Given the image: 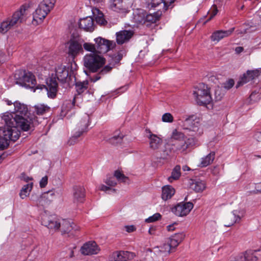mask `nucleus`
I'll return each instance as SVG.
<instances>
[{
  "instance_id": "obj_1",
  "label": "nucleus",
  "mask_w": 261,
  "mask_h": 261,
  "mask_svg": "<svg viewBox=\"0 0 261 261\" xmlns=\"http://www.w3.org/2000/svg\"><path fill=\"white\" fill-rule=\"evenodd\" d=\"M14 111L13 113L6 112L2 116V123L7 128L3 134L5 136L3 144L0 143V147L4 148L9 145V141H16L19 137L20 128L23 131H27L30 127L31 119L27 118L28 113V106L18 101L14 102Z\"/></svg>"
},
{
  "instance_id": "obj_2",
  "label": "nucleus",
  "mask_w": 261,
  "mask_h": 261,
  "mask_svg": "<svg viewBox=\"0 0 261 261\" xmlns=\"http://www.w3.org/2000/svg\"><path fill=\"white\" fill-rule=\"evenodd\" d=\"M193 95L199 106H206L212 100L211 87L204 83H200L194 88Z\"/></svg>"
},
{
  "instance_id": "obj_3",
  "label": "nucleus",
  "mask_w": 261,
  "mask_h": 261,
  "mask_svg": "<svg viewBox=\"0 0 261 261\" xmlns=\"http://www.w3.org/2000/svg\"><path fill=\"white\" fill-rule=\"evenodd\" d=\"M84 65L91 72H96L106 63V59L98 54H88L84 57Z\"/></svg>"
},
{
  "instance_id": "obj_4",
  "label": "nucleus",
  "mask_w": 261,
  "mask_h": 261,
  "mask_svg": "<svg viewBox=\"0 0 261 261\" xmlns=\"http://www.w3.org/2000/svg\"><path fill=\"white\" fill-rule=\"evenodd\" d=\"M137 0H110V8L122 15L128 13L135 6Z\"/></svg>"
},
{
  "instance_id": "obj_5",
  "label": "nucleus",
  "mask_w": 261,
  "mask_h": 261,
  "mask_svg": "<svg viewBox=\"0 0 261 261\" xmlns=\"http://www.w3.org/2000/svg\"><path fill=\"white\" fill-rule=\"evenodd\" d=\"M125 54V50L121 49L117 53L110 56L111 59L109 60V65L104 66L98 74L91 77V81L93 82H95L101 78V75H102L109 72L113 68V67L110 65L114 66L115 64L118 63Z\"/></svg>"
},
{
  "instance_id": "obj_6",
  "label": "nucleus",
  "mask_w": 261,
  "mask_h": 261,
  "mask_svg": "<svg viewBox=\"0 0 261 261\" xmlns=\"http://www.w3.org/2000/svg\"><path fill=\"white\" fill-rule=\"evenodd\" d=\"M97 54H105L115 48V41L109 40L101 37L94 39Z\"/></svg>"
},
{
  "instance_id": "obj_7",
  "label": "nucleus",
  "mask_w": 261,
  "mask_h": 261,
  "mask_svg": "<svg viewBox=\"0 0 261 261\" xmlns=\"http://www.w3.org/2000/svg\"><path fill=\"white\" fill-rule=\"evenodd\" d=\"M61 219L55 215H48L45 213L41 215V224L50 231H56L60 228Z\"/></svg>"
},
{
  "instance_id": "obj_8",
  "label": "nucleus",
  "mask_w": 261,
  "mask_h": 261,
  "mask_svg": "<svg viewBox=\"0 0 261 261\" xmlns=\"http://www.w3.org/2000/svg\"><path fill=\"white\" fill-rule=\"evenodd\" d=\"M196 143L194 138H185L182 140L170 143L173 152L185 153L187 150Z\"/></svg>"
},
{
  "instance_id": "obj_9",
  "label": "nucleus",
  "mask_w": 261,
  "mask_h": 261,
  "mask_svg": "<svg viewBox=\"0 0 261 261\" xmlns=\"http://www.w3.org/2000/svg\"><path fill=\"white\" fill-rule=\"evenodd\" d=\"M83 40L80 38L71 39L68 42V54L72 58H74L79 54L84 52L82 44Z\"/></svg>"
},
{
  "instance_id": "obj_10",
  "label": "nucleus",
  "mask_w": 261,
  "mask_h": 261,
  "mask_svg": "<svg viewBox=\"0 0 261 261\" xmlns=\"http://www.w3.org/2000/svg\"><path fill=\"white\" fill-rule=\"evenodd\" d=\"M16 83L26 88H34L36 85L35 77L30 72H24L22 76L17 80Z\"/></svg>"
},
{
  "instance_id": "obj_11",
  "label": "nucleus",
  "mask_w": 261,
  "mask_h": 261,
  "mask_svg": "<svg viewBox=\"0 0 261 261\" xmlns=\"http://www.w3.org/2000/svg\"><path fill=\"white\" fill-rule=\"evenodd\" d=\"M193 208L192 202H180L173 207L171 211L177 216L183 217L187 215Z\"/></svg>"
},
{
  "instance_id": "obj_12",
  "label": "nucleus",
  "mask_w": 261,
  "mask_h": 261,
  "mask_svg": "<svg viewBox=\"0 0 261 261\" xmlns=\"http://www.w3.org/2000/svg\"><path fill=\"white\" fill-rule=\"evenodd\" d=\"M200 119L195 115H192L185 119L183 122V127L185 129L192 132L198 130Z\"/></svg>"
},
{
  "instance_id": "obj_13",
  "label": "nucleus",
  "mask_w": 261,
  "mask_h": 261,
  "mask_svg": "<svg viewBox=\"0 0 261 261\" xmlns=\"http://www.w3.org/2000/svg\"><path fill=\"white\" fill-rule=\"evenodd\" d=\"M148 134L147 136L148 139L149 148L151 150H158L163 144V139L160 136L152 134L150 130H146Z\"/></svg>"
},
{
  "instance_id": "obj_14",
  "label": "nucleus",
  "mask_w": 261,
  "mask_h": 261,
  "mask_svg": "<svg viewBox=\"0 0 261 261\" xmlns=\"http://www.w3.org/2000/svg\"><path fill=\"white\" fill-rule=\"evenodd\" d=\"M45 88L49 98H55L58 91V83L55 79L50 78L46 82V86L43 85L40 89Z\"/></svg>"
},
{
  "instance_id": "obj_15",
  "label": "nucleus",
  "mask_w": 261,
  "mask_h": 261,
  "mask_svg": "<svg viewBox=\"0 0 261 261\" xmlns=\"http://www.w3.org/2000/svg\"><path fill=\"white\" fill-rule=\"evenodd\" d=\"M56 77L61 83H68L71 80V75L65 66L59 65L56 68Z\"/></svg>"
},
{
  "instance_id": "obj_16",
  "label": "nucleus",
  "mask_w": 261,
  "mask_h": 261,
  "mask_svg": "<svg viewBox=\"0 0 261 261\" xmlns=\"http://www.w3.org/2000/svg\"><path fill=\"white\" fill-rule=\"evenodd\" d=\"M25 8L22 6L19 10L16 11L10 20H8L11 27L17 26L20 24L24 19L25 16Z\"/></svg>"
},
{
  "instance_id": "obj_17",
  "label": "nucleus",
  "mask_w": 261,
  "mask_h": 261,
  "mask_svg": "<svg viewBox=\"0 0 261 261\" xmlns=\"http://www.w3.org/2000/svg\"><path fill=\"white\" fill-rule=\"evenodd\" d=\"M260 72V69L248 70L246 73L243 74L240 80L238 82L237 87H239L257 77Z\"/></svg>"
},
{
  "instance_id": "obj_18",
  "label": "nucleus",
  "mask_w": 261,
  "mask_h": 261,
  "mask_svg": "<svg viewBox=\"0 0 261 261\" xmlns=\"http://www.w3.org/2000/svg\"><path fill=\"white\" fill-rule=\"evenodd\" d=\"M99 250V248L94 241L86 243L81 249V253L86 255L97 254Z\"/></svg>"
},
{
  "instance_id": "obj_19",
  "label": "nucleus",
  "mask_w": 261,
  "mask_h": 261,
  "mask_svg": "<svg viewBox=\"0 0 261 261\" xmlns=\"http://www.w3.org/2000/svg\"><path fill=\"white\" fill-rule=\"evenodd\" d=\"M89 124L90 117L85 114L78 122L74 131L79 133L82 136L88 132Z\"/></svg>"
},
{
  "instance_id": "obj_20",
  "label": "nucleus",
  "mask_w": 261,
  "mask_h": 261,
  "mask_svg": "<svg viewBox=\"0 0 261 261\" xmlns=\"http://www.w3.org/2000/svg\"><path fill=\"white\" fill-rule=\"evenodd\" d=\"M134 32L130 30L120 31L116 33V42L119 45L128 42L134 35Z\"/></svg>"
},
{
  "instance_id": "obj_21",
  "label": "nucleus",
  "mask_w": 261,
  "mask_h": 261,
  "mask_svg": "<svg viewBox=\"0 0 261 261\" xmlns=\"http://www.w3.org/2000/svg\"><path fill=\"white\" fill-rule=\"evenodd\" d=\"M145 16V12L144 10L137 9L134 10L131 16V21L134 23L133 25L138 27L139 25L144 24Z\"/></svg>"
},
{
  "instance_id": "obj_22",
  "label": "nucleus",
  "mask_w": 261,
  "mask_h": 261,
  "mask_svg": "<svg viewBox=\"0 0 261 261\" xmlns=\"http://www.w3.org/2000/svg\"><path fill=\"white\" fill-rule=\"evenodd\" d=\"M133 257V253L128 251H117L111 255L112 261H126Z\"/></svg>"
},
{
  "instance_id": "obj_23",
  "label": "nucleus",
  "mask_w": 261,
  "mask_h": 261,
  "mask_svg": "<svg viewBox=\"0 0 261 261\" xmlns=\"http://www.w3.org/2000/svg\"><path fill=\"white\" fill-rule=\"evenodd\" d=\"M79 24L80 28L86 31L91 32L94 30L93 19L91 17L81 19Z\"/></svg>"
},
{
  "instance_id": "obj_24",
  "label": "nucleus",
  "mask_w": 261,
  "mask_h": 261,
  "mask_svg": "<svg viewBox=\"0 0 261 261\" xmlns=\"http://www.w3.org/2000/svg\"><path fill=\"white\" fill-rule=\"evenodd\" d=\"M48 13L39 5L33 14V23L36 24L41 23Z\"/></svg>"
},
{
  "instance_id": "obj_25",
  "label": "nucleus",
  "mask_w": 261,
  "mask_h": 261,
  "mask_svg": "<svg viewBox=\"0 0 261 261\" xmlns=\"http://www.w3.org/2000/svg\"><path fill=\"white\" fill-rule=\"evenodd\" d=\"M261 250H247L245 252L243 256L240 257L241 261H257L259 257H261V255H258V252H260Z\"/></svg>"
},
{
  "instance_id": "obj_26",
  "label": "nucleus",
  "mask_w": 261,
  "mask_h": 261,
  "mask_svg": "<svg viewBox=\"0 0 261 261\" xmlns=\"http://www.w3.org/2000/svg\"><path fill=\"white\" fill-rule=\"evenodd\" d=\"M73 196L74 202H83L85 196L84 188L81 186H75L73 188Z\"/></svg>"
},
{
  "instance_id": "obj_27",
  "label": "nucleus",
  "mask_w": 261,
  "mask_h": 261,
  "mask_svg": "<svg viewBox=\"0 0 261 261\" xmlns=\"http://www.w3.org/2000/svg\"><path fill=\"white\" fill-rule=\"evenodd\" d=\"M60 230L63 233H68L73 229L76 230L74 228L75 225L70 220L62 219L60 221Z\"/></svg>"
},
{
  "instance_id": "obj_28",
  "label": "nucleus",
  "mask_w": 261,
  "mask_h": 261,
  "mask_svg": "<svg viewBox=\"0 0 261 261\" xmlns=\"http://www.w3.org/2000/svg\"><path fill=\"white\" fill-rule=\"evenodd\" d=\"M234 28H231L228 30L222 31L219 30L213 33V41L218 42L224 37H228L234 31Z\"/></svg>"
},
{
  "instance_id": "obj_29",
  "label": "nucleus",
  "mask_w": 261,
  "mask_h": 261,
  "mask_svg": "<svg viewBox=\"0 0 261 261\" xmlns=\"http://www.w3.org/2000/svg\"><path fill=\"white\" fill-rule=\"evenodd\" d=\"M184 238L185 234L183 233H176L170 238L168 243L174 249L182 241Z\"/></svg>"
},
{
  "instance_id": "obj_30",
  "label": "nucleus",
  "mask_w": 261,
  "mask_h": 261,
  "mask_svg": "<svg viewBox=\"0 0 261 261\" xmlns=\"http://www.w3.org/2000/svg\"><path fill=\"white\" fill-rule=\"evenodd\" d=\"M175 194V189L169 185H166L162 188V198L164 200L170 199Z\"/></svg>"
},
{
  "instance_id": "obj_31",
  "label": "nucleus",
  "mask_w": 261,
  "mask_h": 261,
  "mask_svg": "<svg viewBox=\"0 0 261 261\" xmlns=\"http://www.w3.org/2000/svg\"><path fill=\"white\" fill-rule=\"evenodd\" d=\"M159 16L156 13L147 14L145 13L144 25L149 27L151 24L155 23L159 20Z\"/></svg>"
},
{
  "instance_id": "obj_32",
  "label": "nucleus",
  "mask_w": 261,
  "mask_h": 261,
  "mask_svg": "<svg viewBox=\"0 0 261 261\" xmlns=\"http://www.w3.org/2000/svg\"><path fill=\"white\" fill-rule=\"evenodd\" d=\"M74 106V99L73 101L70 100H65L61 108V115L65 116L68 112Z\"/></svg>"
},
{
  "instance_id": "obj_33",
  "label": "nucleus",
  "mask_w": 261,
  "mask_h": 261,
  "mask_svg": "<svg viewBox=\"0 0 261 261\" xmlns=\"http://www.w3.org/2000/svg\"><path fill=\"white\" fill-rule=\"evenodd\" d=\"M185 138H186L185 135L182 132L174 129L171 135L170 143L182 140Z\"/></svg>"
},
{
  "instance_id": "obj_34",
  "label": "nucleus",
  "mask_w": 261,
  "mask_h": 261,
  "mask_svg": "<svg viewBox=\"0 0 261 261\" xmlns=\"http://www.w3.org/2000/svg\"><path fill=\"white\" fill-rule=\"evenodd\" d=\"M92 12L97 23L101 25H103L106 23V21L103 18V14L99 9L97 8L93 9Z\"/></svg>"
},
{
  "instance_id": "obj_35",
  "label": "nucleus",
  "mask_w": 261,
  "mask_h": 261,
  "mask_svg": "<svg viewBox=\"0 0 261 261\" xmlns=\"http://www.w3.org/2000/svg\"><path fill=\"white\" fill-rule=\"evenodd\" d=\"M225 89L222 86H218L215 89V100L216 101L222 100L226 93Z\"/></svg>"
},
{
  "instance_id": "obj_36",
  "label": "nucleus",
  "mask_w": 261,
  "mask_h": 261,
  "mask_svg": "<svg viewBox=\"0 0 261 261\" xmlns=\"http://www.w3.org/2000/svg\"><path fill=\"white\" fill-rule=\"evenodd\" d=\"M180 175V167L179 165H176L173 169L171 176L168 178V180L170 182H172L174 180L179 179Z\"/></svg>"
},
{
  "instance_id": "obj_37",
  "label": "nucleus",
  "mask_w": 261,
  "mask_h": 261,
  "mask_svg": "<svg viewBox=\"0 0 261 261\" xmlns=\"http://www.w3.org/2000/svg\"><path fill=\"white\" fill-rule=\"evenodd\" d=\"M34 112L37 115H43L48 112L50 110L49 107L44 104H37L34 106Z\"/></svg>"
},
{
  "instance_id": "obj_38",
  "label": "nucleus",
  "mask_w": 261,
  "mask_h": 261,
  "mask_svg": "<svg viewBox=\"0 0 261 261\" xmlns=\"http://www.w3.org/2000/svg\"><path fill=\"white\" fill-rule=\"evenodd\" d=\"M56 0H43L39 5L40 7L49 12L54 8Z\"/></svg>"
},
{
  "instance_id": "obj_39",
  "label": "nucleus",
  "mask_w": 261,
  "mask_h": 261,
  "mask_svg": "<svg viewBox=\"0 0 261 261\" xmlns=\"http://www.w3.org/2000/svg\"><path fill=\"white\" fill-rule=\"evenodd\" d=\"M174 153L172 151L171 144L165 147V148L161 151L160 154V158L162 159H167Z\"/></svg>"
},
{
  "instance_id": "obj_40",
  "label": "nucleus",
  "mask_w": 261,
  "mask_h": 261,
  "mask_svg": "<svg viewBox=\"0 0 261 261\" xmlns=\"http://www.w3.org/2000/svg\"><path fill=\"white\" fill-rule=\"evenodd\" d=\"M32 186L33 183L31 182L28 184L23 187L19 193V196L21 198L24 199L29 195L30 192L32 189Z\"/></svg>"
},
{
  "instance_id": "obj_41",
  "label": "nucleus",
  "mask_w": 261,
  "mask_h": 261,
  "mask_svg": "<svg viewBox=\"0 0 261 261\" xmlns=\"http://www.w3.org/2000/svg\"><path fill=\"white\" fill-rule=\"evenodd\" d=\"M191 188L196 192L202 191L205 189V184L201 181H195L192 184Z\"/></svg>"
},
{
  "instance_id": "obj_42",
  "label": "nucleus",
  "mask_w": 261,
  "mask_h": 261,
  "mask_svg": "<svg viewBox=\"0 0 261 261\" xmlns=\"http://www.w3.org/2000/svg\"><path fill=\"white\" fill-rule=\"evenodd\" d=\"M45 253V251L43 248L36 247L32 251L31 254L33 256H35L37 259H41Z\"/></svg>"
},
{
  "instance_id": "obj_43",
  "label": "nucleus",
  "mask_w": 261,
  "mask_h": 261,
  "mask_svg": "<svg viewBox=\"0 0 261 261\" xmlns=\"http://www.w3.org/2000/svg\"><path fill=\"white\" fill-rule=\"evenodd\" d=\"M88 87V82L84 81L83 82H76L75 84L76 90L79 94H81L85 91Z\"/></svg>"
},
{
  "instance_id": "obj_44",
  "label": "nucleus",
  "mask_w": 261,
  "mask_h": 261,
  "mask_svg": "<svg viewBox=\"0 0 261 261\" xmlns=\"http://www.w3.org/2000/svg\"><path fill=\"white\" fill-rule=\"evenodd\" d=\"M82 46L83 48L87 51L91 52L92 54L97 53L95 43L83 42Z\"/></svg>"
},
{
  "instance_id": "obj_45",
  "label": "nucleus",
  "mask_w": 261,
  "mask_h": 261,
  "mask_svg": "<svg viewBox=\"0 0 261 261\" xmlns=\"http://www.w3.org/2000/svg\"><path fill=\"white\" fill-rule=\"evenodd\" d=\"M81 136L79 133L74 131L72 136L68 140L67 144L69 146L73 145L78 142V139Z\"/></svg>"
},
{
  "instance_id": "obj_46",
  "label": "nucleus",
  "mask_w": 261,
  "mask_h": 261,
  "mask_svg": "<svg viewBox=\"0 0 261 261\" xmlns=\"http://www.w3.org/2000/svg\"><path fill=\"white\" fill-rule=\"evenodd\" d=\"M172 249L173 248L168 242L167 243H165L160 246V251L166 255L170 253L172 251Z\"/></svg>"
},
{
  "instance_id": "obj_47",
  "label": "nucleus",
  "mask_w": 261,
  "mask_h": 261,
  "mask_svg": "<svg viewBox=\"0 0 261 261\" xmlns=\"http://www.w3.org/2000/svg\"><path fill=\"white\" fill-rule=\"evenodd\" d=\"M211 160V153H210L206 155L205 156L202 158L201 159L200 163L198 165L200 167H205L209 165L210 161Z\"/></svg>"
},
{
  "instance_id": "obj_48",
  "label": "nucleus",
  "mask_w": 261,
  "mask_h": 261,
  "mask_svg": "<svg viewBox=\"0 0 261 261\" xmlns=\"http://www.w3.org/2000/svg\"><path fill=\"white\" fill-rule=\"evenodd\" d=\"M56 193L54 191H49L44 193L43 195V198H45L47 201L51 202L53 201L56 197Z\"/></svg>"
},
{
  "instance_id": "obj_49",
  "label": "nucleus",
  "mask_w": 261,
  "mask_h": 261,
  "mask_svg": "<svg viewBox=\"0 0 261 261\" xmlns=\"http://www.w3.org/2000/svg\"><path fill=\"white\" fill-rule=\"evenodd\" d=\"M11 28V24H10L8 20L4 21L0 25V33H5Z\"/></svg>"
},
{
  "instance_id": "obj_50",
  "label": "nucleus",
  "mask_w": 261,
  "mask_h": 261,
  "mask_svg": "<svg viewBox=\"0 0 261 261\" xmlns=\"http://www.w3.org/2000/svg\"><path fill=\"white\" fill-rule=\"evenodd\" d=\"M161 215L160 213H155L151 216L145 219V222L147 223H152L157 221L161 219Z\"/></svg>"
},
{
  "instance_id": "obj_51",
  "label": "nucleus",
  "mask_w": 261,
  "mask_h": 261,
  "mask_svg": "<svg viewBox=\"0 0 261 261\" xmlns=\"http://www.w3.org/2000/svg\"><path fill=\"white\" fill-rule=\"evenodd\" d=\"M164 0H149L148 7L149 8H155L162 3H164Z\"/></svg>"
},
{
  "instance_id": "obj_52",
  "label": "nucleus",
  "mask_w": 261,
  "mask_h": 261,
  "mask_svg": "<svg viewBox=\"0 0 261 261\" xmlns=\"http://www.w3.org/2000/svg\"><path fill=\"white\" fill-rule=\"evenodd\" d=\"M114 177L118 181L121 182H125L126 179L127 178L123 173L120 171L117 170L114 173Z\"/></svg>"
},
{
  "instance_id": "obj_53",
  "label": "nucleus",
  "mask_w": 261,
  "mask_h": 261,
  "mask_svg": "<svg viewBox=\"0 0 261 261\" xmlns=\"http://www.w3.org/2000/svg\"><path fill=\"white\" fill-rule=\"evenodd\" d=\"M122 139V136L119 135H114L109 139L110 143L112 144H117L120 143Z\"/></svg>"
},
{
  "instance_id": "obj_54",
  "label": "nucleus",
  "mask_w": 261,
  "mask_h": 261,
  "mask_svg": "<svg viewBox=\"0 0 261 261\" xmlns=\"http://www.w3.org/2000/svg\"><path fill=\"white\" fill-rule=\"evenodd\" d=\"M162 121L165 122L171 123L173 121V117L169 113H166L162 116Z\"/></svg>"
},
{
  "instance_id": "obj_55",
  "label": "nucleus",
  "mask_w": 261,
  "mask_h": 261,
  "mask_svg": "<svg viewBox=\"0 0 261 261\" xmlns=\"http://www.w3.org/2000/svg\"><path fill=\"white\" fill-rule=\"evenodd\" d=\"M261 193V182L255 185V190L247 192L246 194L249 195L250 194H256Z\"/></svg>"
},
{
  "instance_id": "obj_56",
  "label": "nucleus",
  "mask_w": 261,
  "mask_h": 261,
  "mask_svg": "<svg viewBox=\"0 0 261 261\" xmlns=\"http://www.w3.org/2000/svg\"><path fill=\"white\" fill-rule=\"evenodd\" d=\"M105 182L109 186L114 187L116 185L117 182L115 180L114 176H111L106 179Z\"/></svg>"
},
{
  "instance_id": "obj_57",
  "label": "nucleus",
  "mask_w": 261,
  "mask_h": 261,
  "mask_svg": "<svg viewBox=\"0 0 261 261\" xmlns=\"http://www.w3.org/2000/svg\"><path fill=\"white\" fill-rule=\"evenodd\" d=\"M234 84V81L232 79H229L224 84V86H223V87L225 89V91H226L231 88L233 86Z\"/></svg>"
},
{
  "instance_id": "obj_58",
  "label": "nucleus",
  "mask_w": 261,
  "mask_h": 261,
  "mask_svg": "<svg viewBox=\"0 0 261 261\" xmlns=\"http://www.w3.org/2000/svg\"><path fill=\"white\" fill-rule=\"evenodd\" d=\"M5 129L7 130V128L5 126H4L3 128H2L1 126H0V143L1 144H3V142L4 141L3 139H5V136L3 134V132ZM8 147V146H7L6 147H5L4 148H2L1 147H0V149L1 150H3L7 148Z\"/></svg>"
},
{
  "instance_id": "obj_59",
  "label": "nucleus",
  "mask_w": 261,
  "mask_h": 261,
  "mask_svg": "<svg viewBox=\"0 0 261 261\" xmlns=\"http://www.w3.org/2000/svg\"><path fill=\"white\" fill-rule=\"evenodd\" d=\"M237 211H233L232 212L233 215L235 220L230 224L228 225L227 226L232 225L234 223L239 222L241 220V217L239 215H237Z\"/></svg>"
},
{
  "instance_id": "obj_60",
  "label": "nucleus",
  "mask_w": 261,
  "mask_h": 261,
  "mask_svg": "<svg viewBox=\"0 0 261 261\" xmlns=\"http://www.w3.org/2000/svg\"><path fill=\"white\" fill-rule=\"evenodd\" d=\"M124 229L127 232H132L136 230V228L134 225H125L124 227Z\"/></svg>"
},
{
  "instance_id": "obj_61",
  "label": "nucleus",
  "mask_w": 261,
  "mask_h": 261,
  "mask_svg": "<svg viewBox=\"0 0 261 261\" xmlns=\"http://www.w3.org/2000/svg\"><path fill=\"white\" fill-rule=\"evenodd\" d=\"M48 182V178L46 176L42 178L40 181V186L41 188L45 187L47 184Z\"/></svg>"
},
{
  "instance_id": "obj_62",
  "label": "nucleus",
  "mask_w": 261,
  "mask_h": 261,
  "mask_svg": "<svg viewBox=\"0 0 261 261\" xmlns=\"http://www.w3.org/2000/svg\"><path fill=\"white\" fill-rule=\"evenodd\" d=\"M20 178L21 179L24 180L26 182H28L32 179V178L27 176L24 173H22L21 174Z\"/></svg>"
},
{
  "instance_id": "obj_63",
  "label": "nucleus",
  "mask_w": 261,
  "mask_h": 261,
  "mask_svg": "<svg viewBox=\"0 0 261 261\" xmlns=\"http://www.w3.org/2000/svg\"><path fill=\"white\" fill-rule=\"evenodd\" d=\"M99 189L101 191L107 192L110 190H111V188L108 186L102 185L100 186Z\"/></svg>"
},
{
  "instance_id": "obj_64",
  "label": "nucleus",
  "mask_w": 261,
  "mask_h": 261,
  "mask_svg": "<svg viewBox=\"0 0 261 261\" xmlns=\"http://www.w3.org/2000/svg\"><path fill=\"white\" fill-rule=\"evenodd\" d=\"M175 1V0H164V5L166 7H168L172 3H173Z\"/></svg>"
}]
</instances>
